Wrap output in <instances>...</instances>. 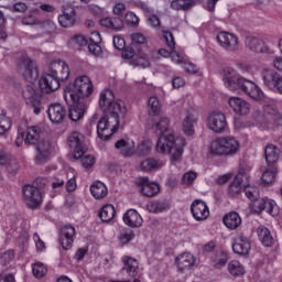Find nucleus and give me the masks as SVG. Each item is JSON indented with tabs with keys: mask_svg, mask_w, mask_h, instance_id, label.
<instances>
[{
	"mask_svg": "<svg viewBox=\"0 0 282 282\" xmlns=\"http://www.w3.org/2000/svg\"><path fill=\"white\" fill-rule=\"evenodd\" d=\"M184 147H186V141L184 139H175L172 133L161 134L156 142L158 153L170 155L171 162H180L182 160Z\"/></svg>",
	"mask_w": 282,
	"mask_h": 282,
	"instance_id": "obj_5",
	"label": "nucleus"
},
{
	"mask_svg": "<svg viewBox=\"0 0 282 282\" xmlns=\"http://www.w3.org/2000/svg\"><path fill=\"white\" fill-rule=\"evenodd\" d=\"M121 28H124V22L121 18H112V25L111 30H115V32L120 31Z\"/></svg>",
	"mask_w": 282,
	"mask_h": 282,
	"instance_id": "obj_63",
	"label": "nucleus"
},
{
	"mask_svg": "<svg viewBox=\"0 0 282 282\" xmlns=\"http://www.w3.org/2000/svg\"><path fill=\"white\" fill-rule=\"evenodd\" d=\"M276 165H268V169L263 172L261 181L262 184H272L276 180Z\"/></svg>",
	"mask_w": 282,
	"mask_h": 282,
	"instance_id": "obj_40",
	"label": "nucleus"
},
{
	"mask_svg": "<svg viewBox=\"0 0 282 282\" xmlns=\"http://www.w3.org/2000/svg\"><path fill=\"white\" fill-rule=\"evenodd\" d=\"M263 111L265 116H271V120L275 117V115L279 112V109H276V106L274 105H264Z\"/></svg>",
	"mask_w": 282,
	"mask_h": 282,
	"instance_id": "obj_58",
	"label": "nucleus"
},
{
	"mask_svg": "<svg viewBox=\"0 0 282 282\" xmlns=\"http://www.w3.org/2000/svg\"><path fill=\"white\" fill-rule=\"evenodd\" d=\"M280 78H281V75H279L274 70L262 72V79L265 87H268L269 89H272L273 91H275L276 85H279Z\"/></svg>",
	"mask_w": 282,
	"mask_h": 282,
	"instance_id": "obj_27",
	"label": "nucleus"
},
{
	"mask_svg": "<svg viewBox=\"0 0 282 282\" xmlns=\"http://www.w3.org/2000/svg\"><path fill=\"white\" fill-rule=\"evenodd\" d=\"M191 213L196 221L208 219L210 210L204 200L196 199L191 205Z\"/></svg>",
	"mask_w": 282,
	"mask_h": 282,
	"instance_id": "obj_20",
	"label": "nucleus"
},
{
	"mask_svg": "<svg viewBox=\"0 0 282 282\" xmlns=\"http://www.w3.org/2000/svg\"><path fill=\"white\" fill-rule=\"evenodd\" d=\"M121 56L126 61H131V58H133V56H135V50H133L132 45L123 47Z\"/></svg>",
	"mask_w": 282,
	"mask_h": 282,
	"instance_id": "obj_54",
	"label": "nucleus"
},
{
	"mask_svg": "<svg viewBox=\"0 0 282 282\" xmlns=\"http://www.w3.org/2000/svg\"><path fill=\"white\" fill-rule=\"evenodd\" d=\"M193 6V0H173L171 2L172 10H191Z\"/></svg>",
	"mask_w": 282,
	"mask_h": 282,
	"instance_id": "obj_43",
	"label": "nucleus"
},
{
	"mask_svg": "<svg viewBox=\"0 0 282 282\" xmlns=\"http://www.w3.org/2000/svg\"><path fill=\"white\" fill-rule=\"evenodd\" d=\"M232 250L235 254H239L240 257L250 254L251 246L248 237H246L243 234L237 237L232 243Z\"/></svg>",
	"mask_w": 282,
	"mask_h": 282,
	"instance_id": "obj_21",
	"label": "nucleus"
},
{
	"mask_svg": "<svg viewBox=\"0 0 282 282\" xmlns=\"http://www.w3.org/2000/svg\"><path fill=\"white\" fill-rule=\"evenodd\" d=\"M90 193L95 199H105L109 194V189H107L105 183L96 181L90 185Z\"/></svg>",
	"mask_w": 282,
	"mask_h": 282,
	"instance_id": "obj_31",
	"label": "nucleus"
},
{
	"mask_svg": "<svg viewBox=\"0 0 282 282\" xmlns=\"http://www.w3.org/2000/svg\"><path fill=\"white\" fill-rule=\"evenodd\" d=\"M142 216L135 209H128L123 214V223L130 228H140L142 226Z\"/></svg>",
	"mask_w": 282,
	"mask_h": 282,
	"instance_id": "obj_23",
	"label": "nucleus"
},
{
	"mask_svg": "<svg viewBox=\"0 0 282 282\" xmlns=\"http://www.w3.org/2000/svg\"><path fill=\"white\" fill-rule=\"evenodd\" d=\"M98 217L104 224H109V221H112L113 217H116V207L111 204L102 206Z\"/></svg>",
	"mask_w": 282,
	"mask_h": 282,
	"instance_id": "obj_36",
	"label": "nucleus"
},
{
	"mask_svg": "<svg viewBox=\"0 0 282 282\" xmlns=\"http://www.w3.org/2000/svg\"><path fill=\"white\" fill-rule=\"evenodd\" d=\"M175 263L178 270H188V268L195 265V257L191 253H182L175 258Z\"/></svg>",
	"mask_w": 282,
	"mask_h": 282,
	"instance_id": "obj_33",
	"label": "nucleus"
},
{
	"mask_svg": "<svg viewBox=\"0 0 282 282\" xmlns=\"http://www.w3.org/2000/svg\"><path fill=\"white\" fill-rule=\"evenodd\" d=\"M112 43H113L115 50H119V51H120V50H124V45H126L124 39H122V37L116 35V36H113V39H112Z\"/></svg>",
	"mask_w": 282,
	"mask_h": 282,
	"instance_id": "obj_62",
	"label": "nucleus"
},
{
	"mask_svg": "<svg viewBox=\"0 0 282 282\" xmlns=\"http://www.w3.org/2000/svg\"><path fill=\"white\" fill-rule=\"evenodd\" d=\"M66 142L69 149H72L75 160H79L88 151L87 144H85V134L78 131H72L67 135Z\"/></svg>",
	"mask_w": 282,
	"mask_h": 282,
	"instance_id": "obj_8",
	"label": "nucleus"
},
{
	"mask_svg": "<svg viewBox=\"0 0 282 282\" xmlns=\"http://www.w3.org/2000/svg\"><path fill=\"white\" fill-rule=\"evenodd\" d=\"M164 166V161L155 158L147 159L140 164L141 171L143 173H151V171H158V169H162Z\"/></svg>",
	"mask_w": 282,
	"mask_h": 282,
	"instance_id": "obj_30",
	"label": "nucleus"
},
{
	"mask_svg": "<svg viewBox=\"0 0 282 282\" xmlns=\"http://www.w3.org/2000/svg\"><path fill=\"white\" fill-rule=\"evenodd\" d=\"M32 272L35 279H43L47 274V267L41 262H36L33 264Z\"/></svg>",
	"mask_w": 282,
	"mask_h": 282,
	"instance_id": "obj_47",
	"label": "nucleus"
},
{
	"mask_svg": "<svg viewBox=\"0 0 282 282\" xmlns=\"http://www.w3.org/2000/svg\"><path fill=\"white\" fill-rule=\"evenodd\" d=\"M209 129L215 133H221L226 131V127H228V122L226 121V115L214 111L208 117Z\"/></svg>",
	"mask_w": 282,
	"mask_h": 282,
	"instance_id": "obj_15",
	"label": "nucleus"
},
{
	"mask_svg": "<svg viewBox=\"0 0 282 282\" xmlns=\"http://www.w3.org/2000/svg\"><path fill=\"white\" fill-rule=\"evenodd\" d=\"M41 133H43V129L39 126H30L26 128V132H22L21 137H18L15 144L19 147V142L30 144L31 147H34V144H37L41 141Z\"/></svg>",
	"mask_w": 282,
	"mask_h": 282,
	"instance_id": "obj_12",
	"label": "nucleus"
},
{
	"mask_svg": "<svg viewBox=\"0 0 282 282\" xmlns=\"http://www.w3.org/2000/svg\"><path fill=\"white\" fill-rule=\"evenodd\" d=\"M246 177L245 174H238L234 181L229 184L228 187V195L229 197H236V195H239L241 193V189L243 188V178Z\"/></svg>",
	"mask_w": 282,
	"mask_h": 282,
	"instance_id": "obj_34",
	"label": "nucleus"
},
{
	"mask_svg": "<svg viewBox=\"0 0 282 282\" xmlns=\"http://www.w3.org/2000/svg\"><path fill=\"white\" fill-rule=\"evenodd\" d=\"M264 158L268 166H276V162H279V148L274 144L267 145Z\"/></svg>",
	"mask_w": 282,
	"mask_h": 282,
	"instance_id": "obj_32",
	"label": "nucleus"
},
{
	"mask_svg": "<svg viewBox=\"0 0 282 282\" xmlns=\"http://www.w3.org/2000/svg\"><path fill=\"white\" fill-rule=\"evenodd\" d=\"M58 23L62 28H74L76 25V9L69 4L62 6Z\"/></svg>",
	"mask_w": 282,
	"mask_h": 282,
	"instance_id": "obj_14",
	"label": "nucleus"
},
{
	"mask_svg": "<svg viewBox=\"0 0 282 282\" xmlns=\"http://www.w3.org/2000/svg\"><path fill=\"white\" fill-rule=\"evenodd\" d=\"M195 180H197V173H195V172H187L182 177L183 184H186V185L193 184V182H195Z\"/></svg>",
	"mask_w": 282,
	"mask_h": 282,
	"instance_id": "obj_56",
	"label": "nucleus"
},
{
	"mask_svg": "<svg viewBox=\"0 0 282 282\" xmlns=\"http://www.w3.org/2000/svg\"><path fill=\"white\" fill-rule=\"evenodd\" d=\"M132 47H138V45H145L147 36L142 33H132L130 35Z\"/></svg>",
	"mask_w": 282,
	"mask_h": 282,
	"instance_id": "obj_49",
	"label": "nucleus"
},
{
	"mask_svg": "<svg viewBox=\"0 0 282 282\" xmlns=\"http://www.w3.org/2000/svg\"><path fill=\"white\" fill-rule=\"evenodd\" d=\"M118 130H112L109 126H105V121H98L97 124V135L100 140L107 141L113 133Z\"/></svg>",
	"mask_w": 282,
	"mask_h": 282,
	"instance_id": "obj_37",
	"label": "nucleus"
},
{
	"mask_svg": "<svg viewBox=\"0 0 282 282\" xmlns=\"http://www.w3.org/2000/svg\"><path fill=\"white\" fill-rule=\"evenodd\" d=\"M163 39L170 50H175V37H173V33L171 31L163 30Z\"/></svg>",
	"mask_w": 282,
	"mask_h": 282,
	"instance_id": "obj_51",
	"label": "nucleus"
},
{
	"mask_svg": "<svg viewBox=\"0 0 282 282\" xmlns=\"http://www.w3.org/2000/svg\"><path fill=\"white\" fill-rule=\"evenodd\" d=\"M257 235L264 248H272V246H274V237H272V232H270L268 227L259 226L257 229Z\"/></svg>",
	"mask_w": 282,
	"mask_h": 282,
	"instance_id": "obj_26",
	"label": "nucleus"
},
{
	"mask_svg": "<svg viewBox=\"0 0 282 282\" xmlns=\"http://www.w3.org/2000/svg\"><path fill=\"white\" fill-rule=\"evenodd\" d=\"M22 25H43V22L32 12L22 18Z\"/></svg>",
	"mask_w": 282,
	"mask_h": 282,
	"instance_id": "obj_48",
	"label": "nucleus"
},
{
	"mask_svg": "<svg viewBox=\"0 0 282 282\" xmlns=\"http://www.w3.org/2000/svg\"><path fill=\"white\" fill-rule=\"evenodd\" d=\"M183 131L185 135H193L195 133V118L193 115H187L183 120Z\"/></svg>",
	"mask_w": 282,
	"mask_h": 282,
	"instance_id": "obj_41",
	"label": "nucleus"
},
{
	"mask_svg": "<svg viewBox=\"0 0 282 282\" xmlns=\"http://www.w3.org/2000/svg\"><path fill=\"white\" fill-rule=\"evenodd\" d=\"M243 193L250 202H254L256 199H259L260 193H259V187L257 186H251V185H245L243 186Z\"/></svg>",
	"mask_w": 282,
	"mask_h": 282,
	"instance_id": "obj_44",
	"label": "nucleus"
},
{
	"mask_svg": "<svg viewBox=\"0 0 282 282\" xmlns=\"http://www.w3.org/2000/svg\"><path fill=\"white\" fill-rule=\"evenodd\" d=\"M155 129L159 135H167L169 133V118L162 117L159 122L155 123Z\"/></svg>",
	"mask_w": 282,
	"mask_h": 282,
	"instance_id": "obj_46",
	"label": "nucleus"
},
{
	"mask_svg": "<svg viewBox=\"0 0 282 282\" xmlns=\"http://www.w3.org/2000/svg\"><path fill=\"white\" fill-rule=\"evenodd\" d=\"M35 162L36 164H46L50 160V153H52V143L48 141L42 140L35 143Z\"/></svg>",
	"mask_w": 282,
	"mask_h": 282,
	"instance_id": "obj_18",
	"label": "nucleus"
},
{
	"mask_svg": "<svg viewBox=\"0 0 282 282\" xmlns=\"http://www.w3.org/2000/svg\"><path fill=\"white\" fill-rule=\"evenodd\" d=\"M239 141L234 137H221L212 142L210 154L219 158H232L239 153Z\"/></svg>",
	"mask_w": 282,
	"mask_h": 282,
	"instance_id": "obj_6",
	"label": "nucleus"
},
{
	"mask_svg": "<svg viewBox=\"0 0 282 282\" xmlns=\"http://www.w3.org/2000/svg\"><path fill=\"white\" fill-rule=\"evenodd\" d=\"M94 164H96V159H94V156L91 155H86L84 158L82 156V165L84 166V169H91Z\"/></svg>",
	"mask_w": 282,
	"mask_h": 282,
	"instance_id": "obj_59",
	"label": "nucleus"
},
{
	"mask_svg": "<svg viewBox=\"0 0 282 282\" xmlns=\"http://www.w3.org/2000/svg\"><path fill=\"white\" fill-rule=\"evenodd\" d=\"M22 96L24 100H26L28 105L33 107L35 116H39V113H41V91L34 88L33 85H28L23 89Z\"/></svg>",
	"mask_w": 282,
	"mask_h": 282,
	"instance_id": "obj_10",
	"label": "nucleus"
},
{
	"mask_svg": "<svg viewBox=\"0 0 282 282\" xmlns=\"http://www.w3.org/2000/svg\"><path fill=\"white\" fill-rule=\"evenodd\" d=\"M94 94V84L87 75L77 77L73 84L64 89V100L68 105V118L73 122H78L85 118L89 107V98Z\"/></svg>",
	"mask_w": 282,
	"mask_h": 282,
	"instance_id": "obj_1",
	"label": "nucleus"
},
{
	"mask_svg": "<svg viewBox=\"0 0 282 282\" xmlns=\"http://www.w3.org/2000/svg\"><path fill=\"white\" fill-rule=\"evenodd\" d=\"M225 87L229 89V91H243L249 98H252V100H257L258 102H261L265 100V94L262 93L261 88L257 86L252 80H248L241 75H237L235 73V69L227 67L224 69V78Z\"/></svg>",
	"mask_w": 282,
	"mask_h": 282,
	"instance_id": "obj_3",
	"label": "nucleus"
},
{
	"mask_svg": "<svg viewBox=\"0 0 282 282\" xmlns=\"http://www.w3.org/2000/svg\"><path fill=\"white\" fill-rule=\"evenodd\" d=\"M212 265L216 270H221V268H226L228 261H230V256H228L227 251L218 250L210 257Z\"/></svg>",
	"mask_w": 282,
	"mask_h": 282,
	"instance_id": "obj_24",
	"label": "nucleus"
},
{
	"mask_svg": "<svg viewBox=\"0 0 282 282\" xmlns=\"http://www.w3.org/2000/svg\"><path fill=\"white\" fill-rule=\"evenodd\" d=\"M74 239H76V228L72 225H65L59 234V243L63 250H69L74 245Z\"/></svg>",
	"mask_w": 282,
	"mask_h": 282,
	"instance_id": "obj_17",
	"label": "nucleus"
},
{
	"mask_svg": "<svg viewBox=\"0 0 282 282\" xmlns=\"http://www.w3.org/2000/svg\"><path fill=\"white\" fill-rule=\"evenodd\" d=\"M115 149L120 151L123 158H131L135 154V145L132 143L130 144L124 139H120L115 143Z\"/></svg>",
	"mask_w": 282,
	"mask_h": 282,
	"instance_id": "obj_28",
	"label": "nucleus"
},
{
	"mask_svg": "<svg viewBox=\"0 0 282 282\" xmlns=\"http://www.w3.org/2000/svg\"><path fill=\"white\" fill-rule=\"evenodd\" d=\"M246 47L257 54H272V48L265 44V42L259 37L248 36L245 41Z\"/></svg>",
	"mask_w": 282,
	"mask_h": 282,
	"instance_id": "obj_16",
	"label": "nucleus"
},
{
	"mask_svg": "<svg viewBox=\"0 0 282 282\" xmlns=\"http://www.w3.org/2000/svg\"><path fill=\"white\" fill-rule=\"evenodd\" d=\"M11 128H12V121L10 120V118H4L2 120V123H0V135H3V133L9 131V129Z\"/></svg>",
	"mask_w": 282,
	"mask_h": 282,
	"instance_id": "obj_60",
	"label": "nucleus"
},
{
	"mask_svg": "<svg viewBox=\"0 0 282 282\" xmlns=\"http://www.w3.org/2000/svg\"><path fill=\"white\" fill-rule=\"evenodd\" d=\"M22 199L28 208L36 210L43 204V191L34 184L22 186Z\"/></svg>",
	"mask_w": 282,
	"mask_h": 282,
	"instance_id": "obj_7",
	"label": "nucleus"
},
{
	"mask_svg": "<svg viewBox=\"0 0 282 282\" xmlns=\"http://www.w3.org/2000/svg\"><path fill=\"white\" fill-rule=\"evenodd\" d=\"M18 72L23 76L24 80L29 83H34L39 78V69L36 64L30 59V57L22 56L18 63Z\"/></svg>",
	"mask_w": 282,
	"mask_h": 282,
	"instance_id": "obj_9",
	"label": "nucleus"
},
{
	"mask_svg": "<svg viewBox=\"0 0 282 282\" xmlns=\"http://www.w3.org/2000/svg\"><path fill=\"white\" fill-rule=\"evenodd\" d=\"M126 20L131 25H138V23H140V18H138V15H135L133 12H128L126 14Z\"/></svg>",
	"mask_w": 282,
	"mask_h": 282,
	"instance_id": "obj_64",
	"label": "nucleus"
},
{
	"mask_svg": "<svg viewBox=\"0 0 282 282\" xmlns=\"http://www.w3.org/2000/svg\"><path fill=\"white\" fill-rule=\"evenodd\" d=\"M162 112V104H160V99L153 96L148 100V113L149 116H160Z\"/></svg>",
	"mask_w": 282,
	"mask_h": 282,
	"instance_id": "obj_38",
	"label": "nucleus"
},
{
	"mask_svg": "<svg viewBox=\"0 0 282 282\" xmlns=\"http://www.w3.org/2000/svg\"><path fill=\"white\" fill-rule=\"evenodd\" d=\"M69 78V66L63 61L52 63L48 72L39 82L43 94H52L61 89V83Z\"/></svg>",
	"mask_w": 282,
	"mask_h": 282,
	"instance_id": "obj_4",
	"label": "nucleus"
},
{
	"mask_svg": "<svg viewBox=\"0 0 282 282\" xmlns=\"http://www.w3.org/2000/svg\"><path fill=\"white\" fill-rule=\"evenodd\" d=\"M216 41L227 52H237L239 50V39L232 33L220 31L216 36Z\"/></svg>",
	"mask_w": 282,
	"mask_h": 282,
	"instance_id": "obj_11",
	"label": "nucleus"
},
{
	"mask_svg": "<svg viewBox=\"0 0 282 282\" xmlns=\"http://www.w3.org/2000/svg\"><path fill=\"white\" fill-rule=\"evenodd\" d=\"M122 263V270H124L129 276H135L140 272V263L135 258L123 256Z\"/></svg>",
	"mask_w": 282,
	"mask_h": 282,
	"instance_id": "obj_25",
	"label": "nucleus"
},
{
	"mask_svg": "<svg viewBox=\"0 0 282 282\" xmlns=\"http://www.w3.org/2000/svg\"><path fill=\"white\" fill-rule=\"evenodd\" d=\"M134 61L138 67H143V69H145V67H151V62H149V56L144 54L140 55Z\"/></svg>",
	"mask_w": 282,
	"mask_h": 282,
	"instance_id": "obj_53",
	"label": "nucleus"
},
{
	"mask_svg": "<svg viewBox=\"0 0 282 282\" xmlns=\"http://www.w3.org/2000/svg\"><path fill=\"white\" fill-rule=\"evenodd\" d=\"M148 23L151 28H160V17L150 13V15H148Z\"/></svg>",
	"mask_w": 282,
	"mask_h": 282,
	"instance_id": "obj_61",
	"label": "nucleus"
},
{
	"mask_svg": "<svg viewBox=\"0 0 282 282\" xmlns=\"http://www.w3.org/2000/svg\"><path fill=\"white\" fill-rule=\"evenodd\" d=\"M118 239L120 243L127 245L135 239V232L132 229L123 228L120 230Z\"/></svg>",
	"mask_w": 282,
	"mask_h": 282,
	"instance_id": "obj_42",
	"label": "nucleus"
},
{
	"mask_svg": "<svg viewBox=\"0 0 282 282\" xmlns=\"http://www.w3.org/2000/svg\"><path fill=\"white\" fill-rule=\"evenodd\" d=\"M47 116L53 124H61L67 117V109L61 104H51L47 109Z\"/></svg>",
	"mask_w": 282,
	"mask_h": 282,
	"instance_id": "obj_19",
	"label": "nucleus"
},
{
	"mask_svg": "<svg viewBox=\"0 0 282 282\" xmlns=\"http://www.w3.org/2000/svg\"><path fill=\"white\" fill-rule=\"evenodd\" d=\"M135 184L144 197H155L160 193V184L149 181V177H138Z\"/></svg>",
	"mask_w": 282,
	"mask_h": 282,
	"instance_id": "obj_13",
	"label": "nucleus"
},
{
	"mask_svg": "<svg viewBox=\"0 0 282 282\" xmlns=\"http://www.w3.org/2000/svg\"><path fill=\"white\" fill-rule=\"evenodd\" d=\"M14 259V250L10 249L4 251L0 254V260L2 261L3 265H8L10 261Z\"/></svg>",
	"mask_w": 282,
	"mask_h": 282,
	"instance_id": "obj_52",
	"label": "nucleus"
},
{
	"mask_svg": "<svg viewBox=\"0 0 282 282\" xmlns=\"http://www.w3.org/2000/svg\"><path fill=\"white\" fill-rule=\"evenodd\" d=\"M169 208V202L166 200H151L147 205V209L149 213H164L165 209Z\"/></svg>",
	"mask_w": 282,
	"mask_h": 282,
	"instance_id": "obj_39",
	"label": "nucleus"
},
{
	"mask_svg": "<svg viewBox=\"0 0 282 282\" xmlns=\"http://www.w3.org/2000/svg\"><path fill=\"white\" fill-rule=\"evenodd\" d=\"M229 107L235 113H238V116H248V113H250V104L239 97H230Z\"/></svg>",
	"mask_w": 282,
	"mask_h": 282,
	"instance_id": "obj_22",
	"label": "nucleus"
},
{
	"mask_svg": "<svg viewBox=\"0 0 282 282\" xmlns=\"http://www.w3.org/2000/svg\"><path fill=\"white\" fill-rule=\"evenodd\" d=\"M99 108L105 113L99 122H105L106 127L112 128V131H118L120 127V118H124V116H127L124 101L116 100L113 90L106 89L100 94Z\"/></svg>",
	"mask_w": 282,
	"mask_h": 282,
	"instance_id": "obj_2",
	"label": "nucleus"
},
{
	"mask_svg": "<svg viewBox=\"0 0 282 282\" xmlns=\"http://www.w3.org/2000/svg\"><path fill=\"white\" fill-rule=\"evenodd\" d=\"M151 151V144L147 141H142L141 144L138 145L139 155H149Z\"/></svg>",
	"mask_w": 282,
	"mask_h": 282,
	"instance_id": "obj_55",
	"label": "nucleus"
},
{
	"mask_svg": "<svg viewBox=\"0 0 282 282\" xmlns=\"http://www.w3.org/2000/svg\"><path fill=\"white\" fill-rule=\"evenodd\" d=\"M223 224H225L226 228H229V230H237V228L241 226V216H239L237 212H231L224 216Z\"/></svg>",
	"mask_w": 282,
	"mask_h": 282,
	"instance_id": "obj_29",
	"label": "nucleus"
},
{
	"mask_svg": "<svg viewBox=\"0 0 282 282\" xmlns=\"http://www.w3.org/2000/svg\"><path fill=\"white\" fill-rule=\"evenodd\" d=\"M265 204V198L258 197L256 200L251 202V210L258 215L263 213V206Z\"/></svg>",
	"mask_w": 282,
	"mask_h": 282,
	"instance_id": "obj_50",
	"label": "nucleus"
},
{
	"mask_svg": "<svg viewBox=\"0 0 282 282\" xmlns=\"http://www.w3.org/2000/svg\"><path fill=\"white\" fill-rule=\"evenodd\" d=\"M263 210L269 213V215H272V217H276V215H279V207L272 199L264 198Z\"/></svg>",
	"mask_w": 282,
	"mask_h": 282,
	"instance_id": "obj_45",
	"label": "nucleus"
},
{
	"mask_svg": "<svg viewBox=\"0 0 282 282\" xmlns=\"http://www.w3.org/2000/svg\"><path fill=\"white\" fill-rule=\"evenodd\" d=\"M88 52H90V54H94V56H100V54H102V47H100V44L98 43H89L88 44Z\"/></svg>",
	"mask_w": 282,
	"mask_h": 282,
	"instance_id": "obj_57",
	"label": "nucleus"
},
{
	"mask_svg": "<svg viewBox=\"0 0 282 282\" xmlns=\"http://www.w3.org/2000/svg\"><path fill=\"white\" fill-rule=\"evenodd\" d=\"M227 270L235 279H239V276H243V274H246V267H243V264L238 260H231L227 265Z\"/></svg>",
	"mask_w": 282,
	"mask_h": 282,
	"instance_id": "obj_35",
	"label": "nucleus"
}]
</instances>
